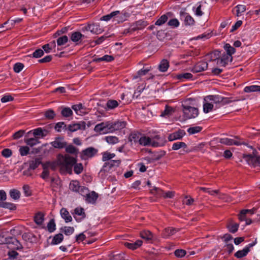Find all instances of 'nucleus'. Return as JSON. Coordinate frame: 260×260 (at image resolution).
Here are the masks:
<instances>
[{"label": "nucleus", "instance_id": "obj_7", "mask_svg": "<svg viewBox=\"0 0 260 260\" xmlns=\"http://www.w3.org/2000/svg\"><path fill=\"white\" fill-rule=\"evenodd\" d=\"M98 152V149L94 147H88L82 151L80 157L82 159L86 160L95 156L97 154Z\"/></svg>", "mask_w": 260, "mask_h": 260}, {"label": "nucleus", "instance_id": "obj_2", "mask_svg": "<svg viewBox=\"0 0 260 260\" xmlns=\"http://www.w3.org/2000/svg\"><path fill=\"white\" fill-rule=\"evenodd\" d=\"M219 142L221 144L231 146H240L242 145H247V143L243 139H240L238 136H234V139H230L228 138H223L219 139Z\"/></svg>", "mask_w": 260, "mask_h": 260}, {"label": "nucleus", "instance_id": "obj_17", "mask_svg": "<svg viewBox=\"0 0 260 260\" xmlns=\"http://www.w3.org/2000/svg\"><path fill=\"white\" fill-rule=\"evenodd\" d=\"M51 145L55 148L62 149L67 145V142L63 141L61 137H56L54 141L51 142Z\"/></svg>", "mask_w": 260, "mask_h": 260}, {"label": "nucleus", "instance_id": "obj_34", "mask_svg": "<svg viewBox=\"0 0 260 260\" xmlns=\"http://www.w3.org/2000/svg\"><path fill=\"white\" fill-rule=\"evenodd\" d=\"M80 187L81 185L78 181L72 180L70 182L69 188L72 191L77 192L80 189Z\"/></svg>", "mask_w": 260, "mask_h": 260}, {"label": "nucleus", "instance_id": "obj_43", "mask_svg": "<svg viewBox=\"0 0 260 260\" xmlns=\"http://www.w3.org/2000/svg\"><path fill=\"white\" fill-rule=\"evenodd\" d=\"M141 237L147 241L151 240L153 238V234L149 231H143L140 233Z\"/></svg>", "mask_w": 260, "mask_h": 260}, {"label": "nucleus", "instance_id": "obj_14", "mask_svg": "<svg viewBox=\"0 0 260 260\" xmlns=\"http://www.w3.org/2000/svg\"><path fill=\"white\" fill-rule=\"evenodd\" d=\"M185 134L186 133L184 130L179 129L177 131L170 134L168 136V140L169 141H173L176 140H180Z\"/></svg>", "mask_w": 260, "mask_h": 260}, {"label": "nucleus", "instance_id": "obj_5", "mask_svg": "<svg viewBox=\"0 0 260 260\" xmlns=\"http://www.w3.org/2000/svg\"><path fill=\"white\" fill-rule=\"evenodd\" d=\"M6 244L8 248L13 250H20L23 248L21 244L14 237H8Z\"/></svg>", "mask_w": 260, "mask_h": 260}, {"label": "nucleus", "instance_id": "obj_12", "mask_svg": "<svg viewBox=\"0 0 260 260\" xmlns=\"http://www.w3.org/2000/svg\"><path fill=\"white\" fill-rule=\"evenodd\" d=\"M166 142L165 136L161 137L160 135H156L153 138L152 141V146L154 147L163 146Z\"/></svg>", "mask_w": 260, "mask_h": 260}, {"label": "nucleus", "instance_id": "obj_33", "mask_svg": "<svg viewBox=\"0 0 260 260\" xmlns=\"http://www.w3.org/2000/svg\"><path fill=\"white\" fill-rule=\"evenodd\" d=\"M66 148V152L68 153L77 155L79 152V150L77 148L75 147L72 144L67 145L64 147Z\"/></svg>", "mask_w": 260, "mask_h": 260}, {"label": "nucleus", "instance_id": "obj_15", "mask_svg": "<svg viewBox=\"0 0 260 260\" xmlns=\"http://www.w3.org/2000/svg\"><path fill=\"white\" fill-rule=\"evenodd\" d=\"M120 163V160H111L108 162H105L102 170L105 172H109L113 167H118Z\"/></svg>", "mask_w": 260, "mask_h": 260}, {"label": "nucleus", "instance_id": "obj_1", "mask_svg": "<svg viewBox=\"0 0 260 260\" xmlns=\"http://www.w3.org/2000/svg\"><path fill=\"white\" fill-rule=\"evenodd\" d=\"M57 157L60 172L72 174V168L77 161L76 157L71 156L68 154H59Z\"/></svg>", "mask_w": 260, "mask_h": 260}, {"label": "nucleus", "instance_id": "obj_49", "mask_svg": "<svg viewBox=\"0 0 260 260\" xmlns=\"http://www.w3.org/2000/svg\"><path fill=\"white\" fill-rule=\"evenodd\" d=\"M114 59V57L112 55H105L102 57L94 59V61H95L96 62H100L102 61H105L106 62H110V61L113 60Z\"/></svg>", "mask_w": 260, "mask_h": 260}, {"label": "nucleus", "instance_id": "obj_42", "mask_svg": "<svg viewBox=\"0 0 260 260\" xmlns=\"http://www.w3.org/2000/svg\"><path fill=\"white\" fill-rule=\"evenodd\" d=\"M249 251L250 249H248V247H245L243 249L236 252L234 255L238 258H241L246 256Z\"/></svg>", "mask_w": 260, "mask_h": 260}, {"label": "nucleus", "instance_id": "obj_63", "mask_svg": "<svg viewBox=\"0 0 260 260\" xmlns=\"http://www.w3.org/2000/svg\"><path fill=\"white\" fill-rule=\"evenodd\" d=\"M186 254V250L182 249H176L174 251V255L177 257L179 258H181L184 256Z\"/></svg>", "mask_w": 260, "mask_h": 260}, {"label": "nucleus", "instance_id": "obj_8", "mask_svg": "<svg viewBox=\"0 0 260 260\" xmlns=\"http://www.w3.org/2000/svg\"><path fill=\"white\" fill-rule=\"evenodd\" d=\"M180 19L184 21V24L185 25H193L195 23L194 19L184 11H181L180 12Z\"/></svg>", "mask_w": 260, "mask_h": 260}, {"label": "nucleus", "instance_id": "obj_3", "mask_svg": "<svg viewBox=\"0 0 260 260\" xmlns=\"http://www.w3.org/2000/svg\"><path fill=\"white\" fill-rule=\"evenodd\" d=\"M214 54L218 56L217 58V64L221 66L225 67L229 62H232L233 60V56H229V54L225 52L221 54V51L216 50L214 51Z\"/></svg>", "mask_w": 260, "mask_h": 260}, {"label": "nucleus", "instance_id": "obj_21", "mask_svg": "<svg viewBox=\"0 0 260 260\" xmlns=\"http://www.w3.org/2000/svg\"><path fill=\"white\" fill-rule=\"evenodd\" d=\"M132 25L134 28H136V31H137L145 28L148 25V23L143 20H139L132 23Z\"/></svg>", "mask_w": 260, "mask_h": 260}, {"label": "nucleus", "instance_id": "obj_62", "mask_svg": "<svg viewBox=\"0 0 260 260\" xmlns=\"http://www.w3.org/2000/svg\"><path fill=\"white\" fill-rule=\"evenodd\" d=\"M213 108V105L212 103H205L203 105V111L206 113L211 111Z\"/></svg>", "mask_w": 260, "mask_h": 260}, {"label": "nucleus", "instance_id": "obj_6", "mask_svg": "<svg viewBox=\"0 0 260 260\" xmlns=\"http://www.w3.org/2000/svg\"><path fill=\"white\" fill-rule=\"evenodd\" d=\"M126 125L124 121L117 120L114 122L109 121V133H112L116 131H119L124 128Z\"/></svg>", "mask_w": 260, "mask_h": 260}, {"label": "nucleus", "instance_id": "obj_58", "mask_svg": "<svg viewBox=\"0 0 260 260\" xmlns=\"http://www.w3.org/2000/svg\"><path fill=\"white\" fill-rule=\"evenodd\" d=\"M202 129V127L199 126H196L193 127H191L188 128L187 132L189 134H194L198 133L200 132Z\"/></svg>", "mask_w": 260, "mask_h": 260}, {"label": "nucleus", "instance_id": "obj_13", "mask_svg": "<svg viewBox=\"0 0 260 260\" xmlns=\"http://www.w3.org/2000/svg\"><path fill=\"white\" fill-rule=\"evenodd\" d=\"M86 128V123L84 121H79L78 123L69 124L68 128L71 132H74L78 129L84 130Z\"/></svg>", "mask_w": 260, "mask_h": 260}, {"label": "nucleus", "instance_id": "obj_45", "mask_svg": "<svg viewBox=\"0 0 260 260\" xmlns=\"http://www.w3.org/2000/svg\"><path fill=\"white\" fill-rule=\"evenodd\" d=\"M223 48L226 54H229V56H232L236 52V49L234 47H232L230 44L226 43Z\"/></svg>", "mask_w": 260, "mask_h": 260}, {"label": "nucleus", "instance_id": "obj_64", "mask_svg": "<svg viewBox=\"0 0 260 260\" xmlns=\"http://www.w3.org/2000/svg\"><path fill=\"white\" fill-rule=\"evenodd\" d=\"M61 230L66 235H71L74 233V229L71 226H64L63 228H61Z\"/></svg>", "mask_w": 260, "mask_h": 260}, {"label": "nucleus", "instance_id": "obj_10", "mask_svg": "<svg viewBox=\"0 0 260 260\" xmlns=\"http://www.w3.org/2000/svg\"><path fill=\"white\" fill-rule=\"evenodd\" d=\"M83 31H90L91 32L95 34H101L103 29L100 28V25L97 23L88 24L87 26L83 27Z\"/></svg>", "mask_w": 260, "mask_h": 260}, {"label": "nucleus", "instance_id": "obj_37", "mask_svg": "<svg viewBox=\"0 0 260 260\" xmlns=\"http://www.w3.org/2000/svg\"><path fill=\"white\" fill-rule=\"evenodd\" d=\"M179 230L172 228V227H169L167 228H166L163 232V234L165 237H168L170 236H172L175 234L177 232H178Z\"/></svg>", "mask_w": 260, "mask_h": 260}, {"label": "nucleus", "instance_id": "obj_16", "mask_svg": "<svg viewBox=\"0 0 260 260\" xmlns=\"http://www.w3.org/2000/svg\"><path fill=\"white\" fill-rule=\"evenodd\" d=\"M208 63L205 61H201L197 63L192 69L193 73H199L206 70L208 68Z\"/></svg>", "mask_w": 260, "mask_h": 260}, {"label": "nucleus", "instance_id": "obj_18", "mask_svg": "<svg viewBox=\"0 0 260 260\" xmlns=\"http://www.w3.org/2000/svg\"><path fill=\"white\" fill-rule=\"evenodd\" d=\"M239 227V224L235 222L232 219L229 220L226 224V228L231 233L234 234L237 232Z\"/></svg>", "mask_w": 260, "mask_h": 260}, {"label": "nucleus", "instance_id": "obj_40", "mask_svg": "<svg viewBox=\"0 0 260 260\" xmlns=\"http://www.w3.org/2000/svg\"><path fill=\"white\" fill-rule=\"evenodd\" d=\"M139 144L143 146L152 145V140L148 137L141 136Z\"/></svg>", "mask_w": 260, "mask_h": 260}, {"label": "nucleus", "instance_id": "obj_36", "mask_svg": "<svg viewBox=\"0 0 260 260\" xmlns=\"http://www.w3.org/2000/svg\"><path fill=\"white\" fill-rule=\"evenodd\" d=\"M63 240V236L62 234L59 233L56 234L53 237L51 242V245H57L60 243Z\"/></svg>", "mask_w": 260, "mask_h": 260}, {"label": "nucleus", "instance_id": "obj_52", "mask_svg": "<svg viewBox=\"0 0 260 260\" xmlns=\"http://www.w3.org/2000/svg\"><path fill=\"white\" fill-rule=\"evenodd\" d=\"M47 230L49 233L53 232L56 229V224L54 219L50 220L47 225Z\"/></svg>", "mask_w": 260, "mask_h": 260}, {"label": "nucleus", "instance_id": "obj_61", "mask_svg": "<svg viewBox=\"0 0 260 260\" xmlns=\"http://www.w3.org/2000/svg\"><path fill=\"white\" fill-rule=\"evenodd\" d=\"M68 41V37L67 36H63L57 39V44L58 46L65 44Z\"/></svg>", "mask_w": 260, "mask_h": 260}, {"label": "nucleus", "instance_id": "obj_51", "mask_svg": "<svg viewBox=\"0 0 260 260\" xmlns=\"http://www.w3.org/2000/svg\"><path fill=\"white\" fill-rule=\"evenodd\" d=\"M192 77V75L189 73L179 74L176 76L177 78L181 81H183V79H191Z\"/></svg>", "mask_w": 260, "mask_h": 260}, {"label": "nucleus", "instance_id": "obj_54", "mask_svg": "<svg viewBox=\"0 0 260 260\" xmlns=\"http://www.w3.org/2000/svg\"><path fill=\"white\" fill-rule=\"evenodd\" d=\"M106 141L110 144H115L119 142L118 138L116 136H107L105 137Z\"/></svg>", "mask_w": 260, "mask_h": 260}, {"label": "nucleus", "instance_id": "obj_60", "mask_svg": "<svg viewBox=\"0 0 260 260\" xmlns=\"http://www.w3.org/2000/svg\"><path fill=\"white\" fill-rule=\"evenodd\" d=\"M44 55V51L41 49H37L32 54H30L29 56L34 58H39Z\"/></svg>", "mask_w": 260, "mask_h": 260}, {"label": "nucleus", "instance_id": "obj_39", "mask_svg": "<svg viewBox=\"0 0 260 260\" xmlns=\"http://www.w3.org/2000/svg\"><path fill=\"white\" fill-rule=\"evenodd\" d=\"M42 164V158L40 157H37L35 160H31L29 162V169L32 170H35L39 166Z\"/></svg>", "mask_w": 260, "mask_h": 260}, {"label": "nucleus", "instance_id": "obj_22", "mask_svg": "<svg viewBox=\"0 0 260 260\" xmlns=\"http://www.w3.org/2000/svg\"><path fill=\"white\" fill-rule=\"evenodd\" d=\"M70 38L73 42L76 43L77 44L78 42L85 38V36L79 31H75L71 34Z\"/></svg>", "mask_w": 260, "mask_h": 260}, {"label": "nucleus", "instance_id": "obj_31", "mask_svg": "<svg viewBox=\"0 0 260 260\" xmlns=\"http://www.w3.org/2000/svg\"><path fill=\"white\" fill-rule=\"evenodd\" d=\"M150 70V69H142L139 71H138L137 73L133 74L132 78L133 79H137L140 78V77L142 76H144L146 75L148 72Z\"/></svg>", "mask_w": 260, "mask_h": 260}, {"label": "nucleus", "instance_id": "obj_26", "mask_svg": "<svg viewBox=\"0 0 260 260\" xmlns=\"http://www.w3.org/2000/svg\"><path fill=\"white\" fill-rule=\"evenodd\" d=\"M221 98V96L219 95H210L206 96L205 100L211 101L213 103L219 104L220 105L222 100Z\"/></svg>", "mask_w": 260, "mask_h": 260}, {"label": "nucleus", "instance_id": "obj_50", "mask_svg": "<svg viewBox=\"0 0 260 260\" xmlns=\"http://www.w3.org/2000/svg\"><path fill=\"white\" fill-rule=\"evenodd\" d=\"M244 91L245 92L260 91V86L251 85V86H246L244 88Z\"/></svg>", "mask_w": 260, "mask_h": 260}, {"label": "nucleus", "instance_id": "obj_27", "mask_svg": "<svg viewBox=\"0 0 260 260\" xmlns=\"http://www.w3.org/2000/svg\"><path fill=\"white\" fill-rule=\"evenodd\" d=\"M60 214L62 218L64 219L66 222H69L72 220V217L67 209L62 208L60 210Z\"/></svg>", "mask_w": 260, "mask_h": 260}, {"label": "nucleus", "instance_id": "obj_28", "mask_svg": "<svg viewBox=\"0 0 260 260\" xmlns=\"http://www.w3.org/2000/svg\"><path fill=\"white\" fill-rule=\"evenodd\" d=\"M61 109L60 113L62 116L65 118H68L72 116L73 112L69 107H61Z\"/></svg>", "mask_w": 260, "mask_h": 260}, {"label": "nucleus", "instance_id": "obj_9", "mask_svg": "<svg viewBox=\"0 0 260 260\" xmlns=\"http://www.w3.org/2000/svg\"><path fill=\"white\" fill-rule=\"evenodd\" d=\"M72 214L77 222L81 221L86 217L84 209L82 207L76 208Z\"/></svg>", "mask_w": 260, "mask_h": 260}, {"label": "nucleus", "instance_id": "obj_35", "mask_svg": "<svg viewBox=\"0 0 260 260\" xmlns=\"http://www.w3.org/2000/svg\"><path fill=\"white\" fill-rule=\"evenodd\" d=\"M169 67V61L167 59H164L160 61L158 66V69L160 72H165L167 71Z\"/></svg>", "mask_w": 260, "mask_h": 260}, {"label": "nucleus", "instance_id": "obj_59", "mask_svg": "<svg viewBox=\"0 0 260 260\" xmlns=\"http://www.w3.org/2000/svg\"><path fill=\"white\" fill-rule=\"evenodd\" d=\"M22 189L25 197H30L32 195V191L28 184L24 185Z\"/></svg>", "mask_w": 260, "mask_h": 260}, {"label": "nucleus", "instance_id": "obj_11", "mask_svg": "<svg viewBox=\"0 0 260 260\" xmlns=\"http://www.w3.org/2000/svg\"><path fill=\"white\" fill-rule=\"evenodd\" d=\"M109 121H107L96 124L94 127V130L97 133L106 134L109 133Z\"/></svg>", "mask_w": 260, "mask_h": 260}, {"label": "nucleus", "instance_id": "obj_48", "mask_svg": "<svg viewBox=\"0 0 260 260\" xmlns=\"http://www.w3.org/2000/svg\"><path fill=\"white\" fill-rule=\"evenodd\" d=\"M187 145L183 142H177L174 143L172 145V149L173 150H177L181 148H183V149H185L187 148Z\"/></svg>", "mask_w": 260, "mask_h": 260}, {"label": "nucleus", "instance_id": "obj_30", "mask_svg": "<svg viewBox=\"0 0 260 260\" xmlns=\"http://www.w3.org/2000/svg\"><path fill=\"white\" fill-rule=\"evenodd\" d=\"M9 195L13 200H18L20 198L21 192L19 190L13 188L10 190Z\"/></svg>", "mask_w": 260, "mask_h": 260}, {"label": "nucleus", "instance_id": "obj_4", "mask_svg": "<svg viewBox=\"0 0 260 260\" xmlns=\"http://www.w3.org/2000/svg\"><path fill=\"white\" fill-rule=\"evenodd\" d=\"M184 116L186 119L194 118L199 115L198 109L190 106L182 105Z\"/></svg>", "mask_w": 260, "mask_h": 260}, {"label": "nucleus", "instance_id": "obj_57", "mask_svg": "<svg viewBox=\"0 0 260 260\" xmlns=\"http://www.w3.org/2000/svg\"><path fill=\"white\" fill-rule=\"evenodd\" d=\"M235 9L236 10V15L239 16L241 15L242 13L246 11V6L245 5H238L235 7Z\"/></svg>", "mask_w": 260, "mask_h": 260}, {"label": "nucleus", "instance_id": "obj_25", "mask_svg": "<svg viewBox=\"0 0 260 260\" xmlns=\"http://www.w3.org/2000/svg\"><path fill=\"white\" fill-rule=\"evenodd\" d=\"M131 14L129 12L125 10H123L121 12H120V14H118L117 17L118 18V21L119 23L123 22L127 20V19L129 17Z\"/></svg>", "mask_w": 260, "mask_h": 260}, {"label": "nucleus", "instance_id": "obj_24", "mask_svg": "<svg viewBox=\"0 0 260 260\" xmlns=\"http://www.w3.org/2000/svg\"><path fill=\"white\" fill-rule=\"evenodd\" d=\"M86 201L89 203H94L98 198V194L94 191L89 192L85 196Z\"/></svg>", "mask_w": 260, "mask_h": 260}, {"label": "nucleus", "instance_id": "obj_46", "mask_svg": "<svg viewBox=\"0 0 260 260\" xmlns=\"http://www.w3.org/2000/svg\"><path fill=\"white\" fill-rule=\"evenodd\" d=\"M119 14H120V11H113V12H111V13H110V14H109L108 15L103 16L101 18V20L107 21L110 20L112 18H114V17L117 16V15Z\"/></svg>", "mask_w": 260, "mask_h": 260}, {"label": "nucleus", "instance_id": "obj_55", "mask_svg": "<svg viewBox=\"0 0 260 260\" xmlns=\"http://www.w3.org/2000/svg\"><path fill=\"white\" fill-rule=\"evenodd\" d=\"M74 171L77 174H81L83 170V167L82 163H77L74 165Z\"/></svg>", "mask_w": 260, "mask_h": 260}, {"label": "nucleus", "instance_id": "obj_29", "mask_svg": "<svg viewBox=\"0 0 260 260\" xmlns=\"http://www.w3.org/2000/svg\"><path fill=\"white\" fill-rule=\"evenodd\" d=\"M34 220L37 225H41L44 220V214L41 212H37L34 216Z\"/></svg>", "mask_w": 260, "mask_h": 260}, {"label": "nucleus", "instance_id": "obj_41", "mask_svg": "<svg viewBox=\"0 0 260 260\" xmlns=\"http://www.w3.org/2000/svg\"><path fill=\"white\" fill-rule=\"evenodd\" d=\"M170 13H168L166 14H164L161 15L155 22V25L158 26H161L162 24H165L168 19V15H169Z\"/></svg>", "mask_w": 260, "mask_h": 260}, {"label": "nucleus", "instance_id": "obj_20", "mask_svg": "<svg viewBox=\"0 0 260 260\" xmlns=\"http://www.w3.org/2000/svg\"><path fill=\"white\" fill-rule=\"evenodd\" d=\"M142 243L143 242L142 240H138L135 242L132 243L125 242L124 243V245L130 249L135 250L140 247L142 245Z\"/></svg>", "mask_w": 260, "mask_h": 260}, {"label": "nucleus", "instance_id": "obj_44", "mask_svg": "<svg viewBox=\"0 0 260 260\" xmlns=\"http://www.w3.org/2000/svg\"><path fill=\"white\" fill-rule=\"evenodd\" d=\"M118 105V102L114 100H109L106 103V107L108 109H114L117 107Z\"/></svg>", "mask_w": 260, "mask_h": 260}, {"label": "nucleus", "instance_id": "obj_47", "mask_svg": "<svg viewBox=\"0 0 260 260\" xmlns=\"http://www.w3.org/2000/svg\"><path fill=\"white\" fill-rule=\"evenodd\" d=\"M44 116L46 119L49 120L53 119L56 116L55 112L52 109H48L44 112Z\"/></svg>", "mask_w": 260, "mask_h": 260}, {"label": "nucleus", "instance_id": "obj_19", "mask_svg": "<svg viewBox=\"0 0 260 260\" xmlns=\"http://www.w3.org/2000/svg\"><path fill=\"white\" fill-rule=\"evenodd\" d=\"M141 134L138 132L134 131L132 132L128 138V141L132 143H139Z\"/></svg>", "mask_w": 260, "mask_h": 260}, {"label": "nucleus", "instance_id": "obj_53", "mask_svg": "<svg viewBox=\"0 0 260 260\" xmlns=\"http://www.w3.org/2000/svg\"><path fill=\"white\" fill-rule=\"evenodd\" d=\"M102 160L106 161L111 159L115 157V154L114 153H111L108 151L104 152L102 153Z\"/></svg>", "mask_w": 260, "mask_h": 260}, {"label": "nucleus", "instance_id": "obj_38", "mask_svg": "<svg viewBox=\"0 0 260 260\" xmlns=\"http://www.w3.org/2000/svg\"><path fill=\"white\" fill-rule=\"evenodd\" d=\"M47 130H43L41 127L37 128L33 130V135L36 138H38L40 136L43 137L47 135Z\"/></svg>", "mask_w": 260, "mask_h": 260}, {"label": "nucleus", "instance_id": "obj_23", "mask_svg": "<svg viewBox=\"0 0 260 260\" xmlns=\"http://www.w3.org/2000/svg\"><path fill=\"white\" fill-rule=\"evenodd\" d=\"M243 158L246 160L247 163L253 166H258L257 162L256 156H253L251 154L244 155Z\"/></svg>", "mask_w": 260, "mask_h": 260}, {"label": "nucleus", "instance_id": "obj_56", "mask_svg": "<svg viewBox=\"0 0 260 260\" xmlns=\"http://www.w3.org/2000/svg\"><path fill=\"white\" fill-rule=\"evenodd\" d=\"M25 143L28 145H29L31 147H32L35 145H36L37 144L39 143L38 140L37 139V138H29L27 139H24Z\"/></svg>", "mask_w": 260, "mask_h": 260}, {"label": "nucleus", "instance_id": "obj_32", "mask_svg": "<svg viewBox=\"0 0 260 260\" xmlns=\"http://www.w3.org/2000/svg\"><path fill=\"white\" fill-rule=\"evenodd\" d=\"M175 112L174 109L171 106L166 105L165 110L161 112V117H169Z\"/></svg>", "mask_w": 260, "mask_h": 260}]
</instances>
